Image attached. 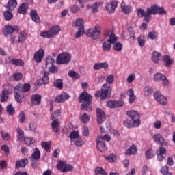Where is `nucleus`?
Here are the masks:
<instances>
[{
    "label": "nucleus",
    "mask_w": 175,
    "mask_h": 175,
    "mask_svg": "<svg viewBox=\"0 0 175 175\" xmlns=\"http://www.w3.org/2000/svg\"><path fill=\"white\" fill-rule=\"evenodd\" d=\"M166 11H165V8L163 7H159L157 5H152L150 8H147L146 11L144 10L139 8L137 10V16L139 18H144L146 23H150L151 20V14L155 16V14H166Z\"/></svg>",
    "instance_id": "nucleus-1"
},
{
    "label": "nucleus",
    "mask_w": 175,
    "mask_h": 175,
    "mask_svg": "<svg viewBox=\"0 0 175 175\" xmlns=\"http://www.w3.org/2000/svg\"><path fill=\"white\" fill-rule=\"evenodd\" d=\"M106 83H104L101 86V90L100 91H97L95 93L94 96L96 98H99L100 96L101 99H106V98H109V96L111 95L112 89L110 84H113L114 83V75H109L107 76Z\"/></svg>",
    "instance_id": "nucleus-2"
},
{
    "label": "nucleus",
    "mask_w": 175,
    "mask_h": 175,
    "mask_svg": "<svg viewBox=\"0 0 175 175\" xmlns=\"http://www.w3.org/2000/svg\"><path fill=\"white\" fill-rule=\"evenodd\" d=\"M79 102L81 104V110H86V111H91L92 107L91 105L92 103V96L88 92H82L79 96Z\"/></svg>",
    "instance_id": "nucleus-3"
},
{
    "label": "nucleus",
    "mask_w": 175,
    "mask_h": 175,
    "mask_svg": "<svg viewBox=\"0 0 175 175\" xmlns=\"http://www.w3.org/2000/svg\"><path fill=\"white\" fill-rule=\"evenodd\" d=\"M101 29L102 27H100L99 25H96L94 26V29H88L85 32V35L93 39V40H96V39L99 38Z\"/></svg>",
    "instance_id": "nucleus-4"
},
{
    "label": "nucleus",
    "mask_w": 175,
    "mask_h": 175,
    "mask_svg": "<svg viewBox=\"0 0 175 175\" xmlns=\"http://www.w3.org/2000/svg\"><path fill=\"white\" fill-rule=\"evenodd\" d=\"M59 31H61V27H59V26H55L51 27L49 31H42L40 33V36H42V38H46V39H51V38H54L55 35H58Z\"/></svg>",
    "instance_id": "nucleus-5"
},
{
    "label": "nucleus",
    "mask_w": 175,
    "mask_h": 175,
    "mask_svg": "<svg viewBox=\"0 0 175 175\" xmlns=\"http://www.w3.org/2000/svg\"><path fill=\"white\" fill-rule=\"evenodd\" d=\"M126 115L129 118H131L132 121L134 122L135 126H139L140 122V114L137 111H127Z\"/></svg>",
    "instance_id": "nucleus-6"
},
{
    "label": "nucleus",
    "mask_w": 175,
    "mask_h": 175,
    "mask_svg": "<svg viewBox=\"0 0 175 175\" xmlns=\"http://www.w3.org/2000/svg\"><path fill=\"white\" fill-rule=\"evenodd\" d=\"M71 58L72 56L68 53H61L57 57V64L58 65H64V64L66 65L70 62Z\"/></svg>",
    "instance_id": "nucleus-7"
},
{
    "label": "nucleus",
    "mask_w": 175,
    "mask_h": 175,
    "mask_svg": "<svg viewBox=\"0 0 175 175\" xmlns=\"http://www.w3.org/2000/svg\"><path fill=\"white\" fill-rule=\"evenodd\" d=\"M154 98L156 101L161 105V106H166L167 105V98L163 96L161 92H157L154 94Z\"/></svg>",
    "instance_id": "nucleus-8"
},
{
    "label": "nucleus",
    "mask_w": 175,
    "mask_h": 175,
    "mask_svg": "<svg viewBox=\"0 0 175 175\" xmlns=\"http://www.w3.org/2000/svg\"><path fill=\"white\" fill-rule=\"evenodd\" d=\"M3 35L8 36V35H12L13 32H18V26H12V25H7L3 30Z\"/></svg>",
    "instance_id": "nucleus-9"
},
{
    "label": "nucleus",
    "mask_w": 175,
    "mask_h": 175,
    "mask_svg": "<svg viewBox=\"0 0 175 175\" xmlns=\"http://www.w3.org/2000/svg\"><path fill=\"white\" fill-rule=\"evenodd\" d=\"M153 139H154V142L157 144H160L162 147L168 146L169 144V142H167L160 133L155 134L153 136Z\"/></svg>",
    "instance_id": "nucleus-10"
},
{
    "label": "nucleus",
    "mask_w": 175,
    "mask_h": 175,
    "mask_svg": "<svg viewBox=\"0 0 175 175\" xmlns=\"http://www.w3.org/2000/svg\"><path fill=\"white\" fill-rule=\"evenodd\" d=\"M97 122L98 124H103L106 121V114L102 109L98 108L96 109Z\"/></svg>",
    "instance_id": "nucleus-11"
},
{
    "label": "nucleus",
    "mask_w": 175,
    "mask_h": 175,
    "mask_svg": "<svg viewBox=\"0 0 175 175\" xmlns=\"http://www.w3.org/2000/svg\"><path fill=\"white\" fill-rule=\"evenodd\" d=\"M96 142L98 151L103 152V151H106V150H107L106 144L103 142H102V136H98V137H96Z\"/></svg>",
    "instance_id": "nucleus-12"
},
{
    "label": "nucleus",
    "mask_w": 175,
    "mask_h": 175,
    "mask_svg": "<svg viewBox=\"0 0 175 175\" xmlns=\"http://www.w3.org/2000/svg\"><path fill=\"white\" fill-rule=\"evenodd\" d=\"M69 98H70L69 94L66 92H62L60 95L56 96L55 102H56V103H62L66 100H68Z\"/></svg>",
    "instance_id": "nucleus-13"
},
{
    "label": "nucleus",
    "mask_w": 175,
    "mask_h": 175,
    "mask_svg": "<svg viewBox=\"0 0 175 175\" xmlns=\"http://www.w3.org/2000/svg\"><path fill=\"white\" fill-rule=\"evenodd\" d=\"M43 77L42 79H40L37 81L38 85H44V84H47L49 81V72L44 70L42 72Z\"/></svg>",
    "instance_id": "nucleus-14"
},
{
    "label": "nucleus",
    "mask_w": 175,
    "mask_h": 175,
    "mask_svg": "<svg viewBox=\"0 0 175 175\" xmlns=\"http://www.w3.org/2000/svg\"><path fill=\"white\" fill-rule=\"evenodd\" d=\"M14 98L18 103H23V99H24V94L23 92H21L17 88L14 87Z\"/></svg>",
    "instance_id": "nucleus-15"
},
{
    "label": "nucleus",
    "mask_w": 175,
    "mask_h": 175,
    "mask_svg": "<svg viewBox=\"0 0 175 175\" xmlns=\"http://www.w3.org/2000/svg\"><path fill=\"white\" fill-rule=\"evenodd\" d=\"M122 106H124V103L121 100H109L107 103V107H109L110 109H114L116 107H121Z\"/></svg>",
    "instance_id": "nucleus-16"
},
{
    "label": "nucleus",
    "mask_w": 175,
    "mask_h": 175,
    "mask_svg": "<svg viewBox=\"0 0 175 175\" xmlns=\"http://www.w3.org/2000/svg\"><path fill=\"white\" fill-rule=\"evenodd\" d=\"M15 88L16 90H19L21 92H28L31 90V85L29 83L18 84Z\"/></svg>",
    "instance_id": "nucleus-17"
},
{
    "label": "nucleus",
    "mask_w": 175,
    "mask_h": 175,
    "mask_svg": "<svg viewBox=\"0 0 175 175\" xmlns=\"http://www.w3.org/2000/svg\"><path fill=\"white\" fill-rule=\"evenodd\" d=\"M43 57H44V51L40 49L34 54V61H36V62H42Z\"/></svg>",
    "instance_id": "nucleus-18"
},
{
    "label": "nucleus",
    "mask_w": 175,
    "mask_h": 175,
    "mask_svg": "<svg viewBox=\"0 0 175 175\" xmlns=\"http://www.w3.org/2000/svg\"><path fill=\"white\" fill-rule=\"evenodd\" d=\"M34 161H38V159H40V150L38 148H36L33 150V152L31 155V161L33 163ZM33 167H35V164L32 163Z\"/></svg>",
    "instance_id": "nucleus-19"
},
{
    "label": "nucleus",
    "mask_w": 175,
    "mask_h": 175,
    "mask_svg": "<svg viewBox=\"0 0 175 175\" xmlns=\"http://www.w3.org/2000/svg\"><path fill=\"white\" fill-rule=\"evenodd\" d=\"M42 102V96L38 94H33L31 96V103L33 105H40Z\"/></svg>",
    "instance_id": "nucleus-20"
},
{
    "label": "nucleus",
    "mask_w": 175,
    "mask_h": 175,
    "mask_svg": "<svg viewBox=\"0 0 175 175\" xmlns=\"http://www.w3.org/2000/svg\"><path fill=\"white\" fill-rule=\"evenodd\" d=\"M129 98V103H133L135 100H136V96L135 95V92L133 91V89H130L126 92Z\"/></svg>",
    "instance_id": "nucleus-21"
},
{
    "label": "nucleus",
    "mask_w": 175,
    "mask_h": 175,
    "mask_svg": "<svg viewBox=\"0 0 175 175\" xmlns=\"http://www.w3.org/2000/svg\"><path fill=\"white\" fill-rule=\"evenodd\" d=\"M117 8V2L113 1L110 3H108L106 6V9L108 13H114V10Z\"/></svg>",
    "instance_id": "nucleus-22"
},
{
    "label": "nucleus",
    "mask_w": 175,
    "mask_h": 175,
    "mask_svg": "<svg viewBox=\"0 0 175 175\" xmlns=\"http://www.w3.org/2000/svg\"><path fill=\"white\" fill-rule=\"evenodd\" d=\"M121 9L122 12L124 13V14H128L132 12V7L131 5H125V3L122 1L121 3Z\"/></svg>",
    "instance_id": "nucleus-23"
},
{
    "label": "nucleus",
    "mask_w": 175,
    "mask_h": 175,
    "mask_svg": "<svg viewBox=\"0 0 175 175\" xmlns=\"http://www.w3.org/2000/svg\"><path fill=\"white\" fill-rule=\"evenodd\" d=\"M28 163L27 159H23L22 160H18L16 162V169H20V167H25L27 164Z\"/></svg>",
    "instance_id": "nucleus-24"
},
{
    "label": "nucleus",
    "mask_w": 175,
    "mask_h": 175,
    "mask_svg": "<svg viewBox=\"0 0 175 175\" xmlns=\"http://www.w3.org/2000/svg\"><path fill=\"white\" fill-rule=\"evenodd\" d=\"M8 96H9V91L3 90L0 94V101L1 103L8 102Z\"/></svg>",
    "instance_id": "nucleus-25"
},
{
    "label": "nucleus",
    "mask_w": 175,
    "mask_h": 175,
    "mask_svg": "<svg viewBox=\"0 0 175 175\" xmlns=\"http://www.w3.org/2000/svg\"><path fill=\"white\" fill-rule=\"evenodd\" d=\"M30 16L31 17V20H33L34 23H39V21H40L36 10H31L30 12Z\"/></svg>",
    "instance_id": "nucleus-26"
},
{
    "label": "nucleus",
    "mask_w": 175,
    "mask_h": 175,
    "mask_svg": "<svg viewBox=\"0 0 175 175\" xmlns=\"http://www.w3.org/2000/svg\"><path fill=\"white\" fill-rule=\"evenodd\" d=\"M54 64H55V59L53 58V57L49 56L46 60V64H45L46 68L48 69L49 68H51V66H53Z\"/></svg>",
    "instance_id": "nucleus-27"
},
{
    "label": "nucleus",
    "mask_w": 175,
    "mask_h": 175,
    "mask_svg": "<svg viewBox=\"0 0 175 175\" xmlns=\"http://www.w3.org/2000/svg\"><path fill=\"white\" fill-rule=\"evenodd\" d=\"M17 6V0H9L6 8L9 9V10H14Z\"/></svg>",
    "instance_id": "nucleus-28"
},
{
    "label": "nucleus",
    "mask_w": 175,
    "mask_h": 175,
    "mask_svg": "<svg viewBox=\"0 0 175 175\" xmlns=\"http://www.w3.org/2000/svg\"><path fill=\"white\" fill-rule=\"evenodd\" d=\"M163 61L165 64L166 66H172V65H173V59H171L170 57L167 55L163 56Z\"/></svg>",
    "instance_id": "nucleus-29"
},
{
    "label": "nucleus",
    "mask_w": 175,
    "mask_h": 175,
    "mask_svg": "<svg viewBox=\"0 0 175 175\" xmlns=\"http://www.w3.org/2000/svg\"><path fill=\"white\" fill-rule=\"evenodd\" d=\"M27 9H28V4L23 3L18 9V13L20 14H27Z\"/></svg>",
    "instance_id": "nucleus-30"
},
{
    "label": "nucleus",
    "mask_w": 175,
    "mask_h": 175,
    "mask_svg": "<svg viewBox=\"0 0 175 175\" xmlns=\"http://www.w3.org/2000/svg\"><path fill=\"white\" fill-rule=\"evenodd\" d=\"M124 126L126 128H137L138 126H135V122L131 120H125L123 122Z\"/></svg>",
    "instance_id": "nucleus-31"
},
{
    "label": "nucleus",
    "mask_w": 175,
    "mask_h": 175,
    "mask_svg": "<svg viewBox=\"0 0 175 175\" xmlns=\"http://www.w3.org/2000/svg\"><path fill=\"white\" fill-rule=\"evenodd\" d=\"M161 55L157 51H154L152 54V61L155 64H158L159 62V59L161 58Z\"/></svg>",
    "instance_id": "nucleus-32"
},
{
    "label": "nucleus",
    "mask_w": 175,
    "mask_h": 175,
    "mask_svg": "<svg viewBox=\"0 0 175 175\" xmlns=\"http://www.w3.org/2000/svg\"><path fill=\"white\" fill-rule=\"evenodd\" d=\"M53 85L55 88H58L59 90H62L64 88V83L62 82V79H56L53 81Z\"/></svg>",
    "instance_id": "nucleus-33"
},
{
    "label": "nucleus",
    "mask_w": 175,
    "mask_h": 175,
    "mask_svg": "<svg viewBox=\"0 0 175 175\" xmlns=\"http://www.w3.org/2000/svg\"><path fill=\"white\" fill-rule=\"evenodd\" d=\"M51 126L53 132L57 133L58 131H59V122H58L57 120H54Z\"/></svg>",
    "instance_id": "nucleus-34"
},
{
    "label": "nucleus",
    "mask_w": 175,
    "mask_h": 175,
    "mask_svg": "<svg viewBox=\"0 0 175 175\" xmlns=\"http://www.w3.org/2000/svg\"><path fill=\"white\" fill-rule=\"evenodd\" d=\"M102 49L103 51H106V52L110 51V50H111V43L108 42L107 40L106 41H104L102 46Z\"/></svg>",
    "instance_id": "nucleus-35"
},
{
    "label": "nucleus",
    "mask_w": 175,
    "mask_h": 175,
    "mask_svg": "<svg viewBox=\"0 0 175 175\" xmlns=\"http://www.w3.org/2000/svg\"><path fill=\"white\" fill-rule=\"evenodd\" d=\"M94 173L96 175H107V172H106V170L103 169L102 167H97L94 170Z\"/></svg>",
    "instance_id": "nucleus-36"
},
{
    "label": "nucleus",
    "mask_w": 175,
    "mask_h": 175,
    "mask_svg": "<svg viewBox=\"0 0 175 175\" xmlns=\"http://www.w3.org/2000/svg\"><path fill=\"white\" fill-rule=\"evenodd\" d=\"M17 139L20 142H23L24 140V131L20 127L17 129Z\"/></svg>",
    "instance_id": "nucleus-37"
},
{
    "label": "nucleus",
    "mask_w": 175,
    "mask_h": 175,
    "mask_svg": "<svg viewBox=\"0 0 175 175\" xmlns=\"http://www.w3.org/2000/svg\"><path fill=\"white\" fill-rule=\"evenodd\" d=\"M137 151L136 146L133 145L126 150V155H133Z\"/></svg>",
    "instance_id": "nucleus-38"
},
{
    "label": "nucleus",
    "mask_w": 175,
    "mask_h": 175,
    "mask_svg": "<svg viewBox=\"0 0 175 175\" xmlns=\"http://www.w3.org/2000/svg\"><path fill=\"white\" fill-rule=\"evenodd\" d=\"M71 143H74L76 147H81V146L84 144V141H83V139H81V137H79V138H77L76 139L72 141Z\"/></svg>",
    "instance_id": "nucleus-39"
},
{
    "label": "nucleus",
    "mask_w": 175,
    "mask_h": 175,
    "mask_svg": "<svg viewBox=\"0 0 175 175\" xmlns=\"http://www.w3.org/2000/svg\"><path fill=\"white\" fill-rule=\"evenodd\" d=\"M80 137V135H79V131H73L70 134V142H74V140H76L77 139H79Z\"/></svg>",
    "instance_id": "nucleus-40"
},
{
    "label": "nucleus",
    "mask_w": 175,
    "mask_h": 175,
    "mask_svg": "<svg viewBox=\"0 0 175 175\" xmlns=\"http://www.w3.org/2000/svg\"><path fill=\"white\" fill-rule=\"evenodd\" d=\"M165 77V75L159 72V73H157L154 75V81L159 83V81H162V80L163 79V78Z\"/></svg>",
    "instance_id": "nucleus-41"
},
{
    "label": "nucleus",
    "mask_w": 175,
    "mask_h": 175,
    "mask_svg": "<svg viewBox=\"0 0 175 175\" xmlns=\"http://www.w3.org/2000/svg\"><path fill=\"white\" fill-rule=\"evenodd\" d=\"M3 16L5 20H6L7 21H10V20L13 18V14L10 11H5L3 12Z\"/></svg>",
    "instance_id": "nucleus-42"
},
{
    "label": "nucleus",
    "mask_w": 175,
    "mask_h": 175,
    "mask_svg": "<svg viewBox=\"0 0 175 175\" xmlns=\"http://www.w3.org/2000/svg\"><path fill=\"white\" fill-rule=\"evenodd\" d=\"M107 40L111 44H116V42H117V40H118V38L114 33H111L109 36V39Z\"/></svg>",
    "instance_id": "nucleus-43"
},
{
    "label": "nucleus",
    "mask_w": 175,
    "mask_h": 175,
    "mask_svg": "<svg viewBox=\"0 0 175 175\" xmlns=\"http://www.w3.org/2000/svg\"><path fill=\"white\" fill-rule=\"evenodd\" d=\"M122 49H124V46L122 44H121V42H118L113 45V50L115 51H122Z\"/></svg>",
    "instance_id": "nucleus-44"
},
{
    "label": "nucleus",
    "mask_w": 175,
    "mask_h": 175,
    "mask_svg": "<svg viewBox=\"0 0 175 175\" xmlns=\"http://www.w3.org/2000/svg\"><path fill=\"white\" fill-rule=\"evenodd\" d=\"M68 76L72 79H75V80L80 79V75H79V73L76 72L75 70H70L68 72Z\"/></svg>",
    "instance_id": "nucleus-45"
},
{
    "label": "nucleus",
    "mask_w": 175,
    "mask_h": 175,
    "mask_svg": "<svg viewBox=\"0 0 175 175\" xmlns=\"http://www.w3.org/2000/svg\"><path fill=\"white\" fill-rule=\"evenodd\" d=\"M41 146L42 148L46 150V151L49 152L50 151V148H51V142H42Z\"/></svg>",
    "instance_id": "nucleus-46"
},
{
    "label": "nucleus",
    "mask_w": 175,
    "mask_h": 175,
    "mask_svg": "<svg viewBox=\"0 0 175 175\" xmlns=\"http://www.w3.org/2000/svg\"><path fill=\"white\" fill-rule=\"evenodd\" d=\"M11 62L13 65H16L17 66H24V62L21 59H12Z\"/></svg>",
    "instance_id": "nucleus-47"
},
{
    "label": "nucleus",
    "mask_w": 175,
    "mask_h": 175,
    "mask_svg": "<svg viewBox=\"0 0 175 175\" xmlns=\"http://www.w3.org/2000/svg\"><path fill=\"white\" fill-rule=\"evenodd\" d=\"M75 27H79V28H84V19H77L75 21Z\"/></svg>",
    "instance_id": "nucleus-48"
},
{
    "label": "nucleus",
    "mask_w": 175,
    "mask_h": 175,
    "mask_svg": "<svg viewBox=\"0 0 175 175\" xmlns=\"http://www.w3.org/2000/svg\"><path fill=\"white\" fill-rule=\"evenodd\" d=\"M137 42L140 47H144V44H146V40H144V36H139L137 38Z\"/></svg>",
    "instance_id": "nucleus-49"
},
{
    "label": "nucleus",
    "mask_w": 175,
    "mask_h": 175,
    "mask_svg": "<svg viewBox=\"0 0 175 175\" xmlns=\"http://www.w3.org/2000/svg\"><path fill=\"white\" fill-rule=\"evenodd\" d=\"M6 111L7 113H8L10 116H13V114H14L15 113L14 108L13 107L12 104H10L7 106Z\"/></svg>",
    "instance_id": "nucleus-50"
},
{
    "label": "nucleus",
    "mask_w": 175,
    "mask_h": 175,
    "mask_svg": "<svg viewBox=\"0 0 175 175\" xmlns=\"http://www.w3.org/2000/svg\"><path fill=\"white\" fill-rule=\"evenodd\" d=\"M84 35V28L80 27L78 29V32H77L75 35V38L79 39V38L83 36Z\"/></svg>",
    "instance_id": "nucleus-51"
},
{
    "label": "nucleus",
    "mask_w": 175,
    "mask_h": 175,
    "mask_svg": "<svg viewBox=\"0 0 175 175\" xmlns=\"http://www.w3.org/2000/svg\"><path fill=\"white\" fill-rule=\"evenodd\" d=\"M145 155L146 159H151V158H154V152H152V150L151 149L148 150L146 152Z\"/></svg>",
    "instance_id": "nucleus-52"
},
{
    "label": "nucleus",
    "mask_w": 175,
    "mask_h": 175,
    "mask_svg": "<svg viewBox=\"0 0 175 175\" xmlns=\"http://www.w3.org/2000/svg\"><path fill=\"white\" fill-rule=\"evenodd\" d=\"M161 172L163 175H172V173L169 172V167H167V165L163 167L161 170Z\"/></svg>",
    "instance_id": "nucleus-53"
},
{
    "label": "nucleus",
    "mask_w": 175,
    "mask_h": 175,
    "mask_svg": "<svg viewBox=\"0 0 175 175\" xmlns=\"http://www.w3.org/2000/svg\"><path fill=\"white\" fill-rule=\"evenodd\" d=\"M61 116V110L57 109L54 113H51V120H54V118H57V117H59Z\"/></svg>",
    "instance_id": "nucleus-54"
},
{
    "label": "nucleus",
    "mask_w": 175,
    "mask_h": 175,
    "mask_svg": "<svg viewBox=\"0 0 175 175\" xmlns=\"http://www.w3.org/2000/svg\"><path fill=\"white\" fill-rule=\"evenodd\" d=\"M90 116L87 113H83L81 116V120L83 121V122H84L85 124H86V122H88V121H90Z\"/></svg>",
    "instance_id": "nucleus-55"
},
{
    "label": "nucleus",
    "mask_w": 175,
    "mask_h": 175,
    "mask_svg": "<svg viewBox=\"0 0 175 175\" xmlns=\"http://www.w3.org/2000/svg\"><path fill=\"white\" fill-rule=\"evenodd\" d=\"M23 140L27 146H29L30 144H33V139L32 137H26L23 138Z\"/></svg>",
    "instance_id": "nucleus-56"
},
{
    "label": "nucleus",
    "mask_w": 175,
    "mask_h": 175,
    "mask_svg": "<svg viewBox=\"0 0 175 175\" xmlns=\"http://www.w3.org/2000/svg\"><path fill=\"white\" fill-rule=\"evenodd\" d=\"M136 79V75L135 74H130L127 77V82L131 83H133V81Z\"/></svg>",
    "instance_id": "nucleus-57"
},
{
    "label": "nucleus",
    "mask_w": 175,
    "mask_h": 175,
    "mask_svg": "<svg viewBox=\"0 0 175 175\" xmlns=\"http://www.w3.org/2000/svg\"><path fill=\"white\" fill-rule=\"evenodd\" d=\"M46 69H48L50 73H57L58 72V68L54 64L51 68Z\"/></svg>",
    "instance_id": "nucleus-58"
},
{
    "label": "nucleus",
    "mask_w": 175,
    "mask_h": 175,
    "mask_svg": "<svg viewBox=\"0 0 175 175\" xmlns=\"http://www.w3.org/2000/svg\"><path fill=\"white\" fill-rule=\"evenodd\" d=\"M80 11V8L77 5H73L71 7L70 12L71 13H77Z\"/></svg>",
    "instance_id": "nucleus-59"
},
{
    "label": "nucleus",
    "mask_w": 175,
    "mask_h": 175,
    "mask_svg": "<svg viewBox=\"0 0 175 175\" xmlns=\"http://www.w3.org/2000/svg\"><path fill=\"white\" fill-rule=\"evenodd\" d=\"M73 170V166L66 164L65 167L62 170V172L65 173L66 172H70V170Z\"/></svg>",
    "instance_id": "nucleus-60"
},
{
    "label": "nucleus",
    "mask_w": 175,
    "mask_h": 175,
    "mask_svg": "<svg viewBox=\"0 0 175 175\" xmlns=\"http://www.w3.org/2000/svg\"><path fill=\"white\" fill-rule=\"evenodd\" d=\"M106 159H107V161H109V162H110L111 163H113V162L116 161V155H114L113 154H111L106 157Z\"/></svg>",
    "instance_id": "nucleus-61"
},
{
    "label": "nucleus",
    "mask_w": 175,
    "mask_h": 175,
    "mask_svg": "<svg viewBox=\"0 0 175 175\" xmlns=\"http://www.w3.org/2000/svg\"><path fill=\"white\" fill-rule=\"evenodd\" d=\"M18 42L19 43H23V42H25V33L22 32L20 33V36L18 37Z\"/></svg>",
    "instance_id": "nucleus-62"
},
{
    "label": "nucleus",
    "mask_w": 175,
    "mask_h": 175,
    "mask_svg": "<svg viewBox=\"0 0 175 175\" xmlns=\"http://www.w3.org/2000/svg\"><path fill=\"white\" fill-rule=\"evenodd\" d=\"M150 94H152V89L150 87H146L144 88V95L147 96L148 95H150Z\"/></svg>",
    "instance_id": "nucleus-63"
},
{
    "label": "nucleus",
    "mask_w": 175,
    "mask_h": 175,
    "mask_svg": "<svg viewBox=\"0 0 175 175\" xmlns=\"http://www.w3.org/2000/svg\"><path fill=\"white\" fill-rule=\"evenodd\" d=\"M14 79L16 81H18L19 80H21L23 79V75L20 72L14 74Z\"/></svg>",
    "instance_id": "nucleus-64"
}]
</instances>
